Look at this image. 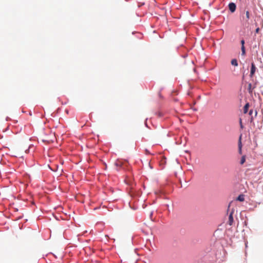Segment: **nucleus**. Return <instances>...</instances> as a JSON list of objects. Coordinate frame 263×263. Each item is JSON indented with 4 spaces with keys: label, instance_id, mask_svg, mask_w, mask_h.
Returning <instances> with one entry per match:
<instances>
[{
    "label": "nucleus",
    "instance_id": "ddd939ff",
    "mask_svg": "<svg viewBox=\"0 0 263 263\" xmlns=\"http://www.w3.org/2000/svg\"><path fill=\"white\" fill-rule=\"evenodd\" d=\"M241 47H243V46H244V44H245V41L244 40H241Z\"/></svg>",
    "mask_w": 263,
    "mask_h": 263
},
{
    "label": "nucleus",
    "instance_id": "7ed1b4c3",
    "mask_svg": "<svg viewBox=\"0 0 263 263\" xmlns=\"http://www.w3.org/2000/svg\"><path fill=\"white\" fill-rule=\"evenodd\" d=\"M229 9L231 12H233L236 9V5L233 3H231L229 4Z\"/></svg>",
    "mask_w": 263,
    "mask_h": 263
},
{
    "label": "nucleus",
    "instance_id": "9d476101",
    "mask_svg": "<svg viewBox=\"0 0 263 263\" xmlns=\"http://www.w3.org/2000/svg\"><path fill=\"white\" fill-rule=\"evenodd\" d=\"M241 52H242L241 54L242 55H245L246 54V50H245V46L241 47Z\"/></svg>",
    "mask_w": 263,
    "mask_h": 263
},
{
    "label": "nucleus",
    "instance_id": "20e7f679",
    "mask_svg": "<svg viewBox=\"0 0 263 263\" xmlns=\"http://www.w3.org/2000/svg\"><path fill=\"white\" fill-rule=\"evenodd\" d=\"M233 214V212L232 211L229 216L228 222H229V224L230 226H232L233 224V223L234 221Z\"/></svg>",
    "mask_w": 263,
    "mask_h": 263
},
{
    "label": "nucleus",
    "instance_id": "9b49d317",
    "mask_svg": "<svg viewBox=\"0 0 263 263\" xmlns=\"http://www.w3.org/2000/svg\"><path fill=\"white\" fill-rule=\"evenodd\" d=\"M245 161H246V158H245V156H243L241 157V159L240 160V164H243L245 163Z\"/></svg>",
    "mask_w": 263,
    "mask_h": 263
},
{
    "label": "nucleus",
    "instance_id": "423d86ee",
    "mask_svg": "<svg viewBox=\"0 0 263 263\" xmlns=\"http://www.w3.org/2000/svg\"><path fill=\"white\" fill-rule=\"evenodd\" d=\"M237 200H238L239 201H243L245 200V196L243 194H241L238 196V197L237 198Z\"/></svg>",
    "mask_w": 263,
    "mask_h": 263
},
{
    "label": "nucleus",
    "instance_id": "dca6fc26",
    "mask_svg": "<svg viewBox=\"0 0 263 263\" xmlns=\"http://www.w3.org/2000/svg\"><path fill=\"white\" fill-rule=\"evenodd\" d=\"M259 27L257 28L256 29V32L258 33L259 32Z\"/></svg>",
    "mask_w": 263,
    "mask_h": 263
},
{
    "label": "nucleus",
    "instance_id": "2eb2a0df",
    "mask_svg": "<svg viewBox=\"0 0 263 263\" xmlns=\"http://www.w3.org/2000/svg\"><path fill=\"white\" fill-rule=\"evenodd\" d=\"M258 21H259V22L261 24L262 26H263V21L262 20V19H258Z\"/></svg>",
    "mask_w": 263,
    "mask_h": 263
},
{
    "label": "nucleus",
    "instance_id": "39448f33",
    "mask_svg": "<svg viewBox=\"0 0 263 263\" xmlns=\"http://www.w3.org/2000/svg\"><path fill=\"white\" fill-rule=\"evenodd\" d=\"M241 136H240L239 139V142H238V148H239V152L240 154L241 153V148H242V144L241 142Z\"/></svg>",
    "mask_w": 263,
    "mask_h": 263
},
{
    "label": "nucleus",
    "instance_id": "f257e3e1",
    "mask_svg": "<svg viewBox=\"0 0 263 263\" xmlns=\"http://www.w3.org/2000/svg\"><path fill=\"white\" fill-rule=\"evenodd\" d=\"M115 165L119 167V168H117V171H119L120 168L125 169V166L127 165V162H123L120 160H117L115 162Z\"/></svg>",
    "mask_w": 263,
    "mask_h": 263
},
{
    "label": "nucleus",
    "instance_id": "4468645a",
    "mask_svg": "<svg viewBox=\"0 0 263 263\" xmlns=\"http://www.w3.org/2000/svg\"><path fill=\"white\" fill-rule=\"evenodd\" d=\"M253 112V109H251L249 111V114L251 116L252 115Z\"/></svg>",
    "mask_w": 263,
    "mask_h": 263
},
{
    "label": "nucleus",
    "instance_id": "6e6552de",
    "mask_svg": "<svg viewBox=\"0 0 263 263\" xmlns=\"http://www.w3.org/2000/svg\"><path fill=\"white\" fill-rule=\"evenodd\" d=\"M249 107V104L248 103H247L245 105V106L243 107V112H244V114H246L248 112Z\"/></svg>",
    "mask_w": 263,
    "mask_h": 263
},
{
    "label": "nucleus",
    "instance_id": "6ab92c4d",
    "mask_svg": "<svg viewBox=\"0 0 263 263\" xmlns=\"http://www.w3.org/2000/svg\"><path fill=\"white\" fill-rule=\"evenodd\" d=\"M255 116L257 115V111L256 110L255 111Z\"/></svg>",
    "mask_w": 263,
    "mask_h": 263
},
{
    "label": "nucleus",
    "instance_id": "a211bd4d",
    "mask_svg": "<svg viewBox=\"0 0 263 263\" xmlns=\"http://www.w3.org/2000/svg\"><path fill=\"white\" fill-rule=\"evenodd\" d=\"M159 96L160 98L161 97V95L160 93H159Z\"/></svg>",
    "mask_w": 263,
    "mask_h": 263
},
{
    "label": "nucleus",
    "instance_id": "f03ea898",
    "mask_svg": "<svg viewBox=\"0 0 263 263\" xmlns=\"http://www.w3.org/2000/svg\"><path fill=\"white\" fill-rule=\"evenodd\" d=\"M256 66L254 64V63H252L251 64V70H250V77H253L255 71H256Z\"/></svg>",
    "mask_w": 263,
    "mask_h": 263
},
{
    "label": "nucleus",
    "instance_id": "f3484780",
    "mask_svg": "<svg viewBox=\"0 0 263 263\" xmlns=\"http://www.w3.org/2000/svg\"><path fill=\"white\" fill-rule=\"evenodd\" d=\"M249 12L248 11H246V16H249Z\"/></svg>",
    "mask_w": 263,
    "mask_h": 263
},
{
    "label": "nucleus",
    "instance_id": "f8f14e48",
    "mask_svg": "<svg viewBox=\"0 0 263 263\" xmlns=\"http://www.w3.org/2000/svg\"><path fill=\"white\" fill-rule=\"evenodd\" d=\"M239 123H240L241 128H243V126H242V120H241V119H239Z\"/></svg>",
    "mask_w": 263,
    "mask_h": 263
},
{
    "label": "nucleus",
    "instance_id": "0eeeda50",
    "mask_svg": "<svg viewBox=\"0 0 263 263\" xmlns=\"http://www.w3.org/2000/svg\"><path fill=\"white\" fill-rule=\"evenodd\" d=\"M231 63L232 65L234 66H238L237 60L235 59H232L231 61Z\"/></svg>",
    "mask_w": 263,
    "mask_h": 263
},
{
    "label": "nucleus",
    "instance_id": "1a4fd4ad",
    "mask_svg": "<svg viewBox=\"0 0 263 263\" xmlns=\"http://www.w3.org/2000/svg\"><path fill=\"white\" fill-rule=\"evenodd\" d=\"M248 90L250 93H252L253 88H252V84L251 83L249 84L248 85Z\"/></svg>",
    "mask_w": 263,
    "mask_h": 263
}]
</instances>
